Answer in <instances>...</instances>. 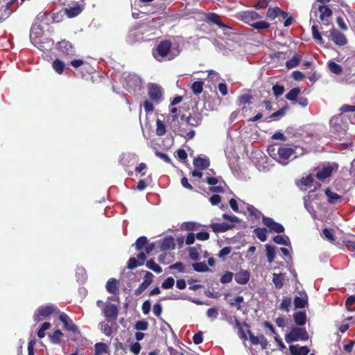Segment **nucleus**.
<instances>
[{"mask_svg":"<svg viewBox=\"0 0 355 355\" xmlns=\"http://www.w3.org/2000/svg\"><path fill=\"white\" fill-rule=\"evenodd\" d=\"M291 306V298L284 297L279 305V309L282 311L288 312Z\"/></svg>","mask_w":355,"mask_h":355,"instance_id":"obj_52","label":"nucleus"},{"mask_svg":"<svg viewBox=\"0 0 355 355\" xmlns=\"http://www.w3.org/2000/svg\"><path fill=\"white\" fill-rule=\"evenodd\" d=\"M59 320L63 323L64 327L69 331L76 332L78 330L77 326L70 319L69 315L64 313H62L59 315Z\"/></svg>","mask_w":355,"mask_h":355,"instance_id":"obj_14","label":"nucleus"},{"mask_svg":"<svg viewBox=\"0 0 355 355\" xmlns=\"http://www.w3.org/2000/svg\"><path fill=\"white\" fill-rule=\"evenodd\" d=\"M100 326H101V331H103V333L105 335H106L107 336H110L112 335V328L109 324L105 323V322H101V323H100Z\"/></svg>","mask_w":355,"mask_h":355,"instance_id":"obj_57","label":"nucleus"},{"mask_svg":"<svg viewBox=\"0 0 355 355\" xmlns=\"http://www.w3.org/2000/svg\"><path fill=\"white\" fill-rule=\"evenodd\" d=\"M53 68L58 74H62L64 72L65 64L63 61L55 59L53 62Z\"/></svg>","mask_w":355,"mask_h":355,"instance_id":"obj_39","label":"nucleus"},{"mask_svg":"<svg viewBox=\"0 0 355 355\" xmlns=\"http://www.w3.org/2000/svg\"><path fill=\"white\" fill-rule=\"evenodd\" d=\"M146 260V256L144 252H141L137 254V259L135 257H130L128 261L127 268L130 270H133L137 266L144 264Z\"/></svg>","mask_w":355,"mask_h":355,"instance_id":"obj_12","label":"nucleus"},{"mask_svg":"<svg viewBox=\"0 0 355 355\" xmlns=\"http://www.w3.org/2000/svg\"><path fill=\"white\" fill-rule=\"evenodd\" d=\"M148 323L145 320H139L136 322L135 328L138 331H145L148 329Z\"/></svg>","mask_w":355,"mask_h":355,"instance_id":"obj_61","label":"nucleus"},{"mask_svg":"<svg viewBox=\"0 0 355 355\" xmlns=\"http://www.w3.org/2000/svg\"><path fill=\"white\" fill-rule=\"evenodd\" d=\"M288 108L289 107H288V105H286L285 106H284L283 107H282L281 109H279L277 112H275L272 113V114H270L266 119V121L270 122V121H273V120H275V121L279 120L280 117H282V116H284L286 114V112L288 110Z\"/></svg>","mask_w":355,"mask_h":355,"instance_id":"obj_26","label":"nucleus"},{"mask_svg":"<svg viewBox=\"0 0 355 355\" xmlns=\"http://www.w3.org/2000/svg\"><path fill=\"white\" fill-rule=\"evenodd\" d=\"M270 26V24L266 21H254L253 24H251V27L256 30H265L268 28Z\"/></svg>","mask_w":355,"mask_h":355,"instance_id":"obj_49","label":"nucleus"},{"mask_svg":"<svg viewBox=\"0 0 355 355\" xmlns=\"http://www.w3.org/2000/svg\"><path fill=\"white\" fill-rule=\"evenodd\" d=\"M181 119H185L187 123L191 126H198L201 123V119L198 116H191V114L189 116L185 117L184 115L181 116Z\"/></svg>","mask_w":355,"mask_h":355,"instance_id":"obj_30","label":"nucleus"},{"mask_svg":"<svg viewBox=\"0 0 355 355\" xmlns=\"http://www.w3.org/2000/svg\"><path fill=\"white\" fill-rule=\"evenodd\" d=\"M293 319L298 326H303L306 322V315L304 311H297L293 314Z\"/></svg>","mask_w":355,"mask_h":355,"instance_id":"obj_28","label":"nucleus"},{"mask_svg":"<svg viewBox=\"0 0 355 355\" xmlns=\"http://www.w3.org/2000/svg\"><path fill=\"white\" fill-rule=\"evenodd\" d=\"M325 195L327 197V202L329 204L334 205L341 202L343 197L336 193L333 192L329 188L324 190Z\"/></svg>","mask_w":355,"mask_h":355,"instance_id":"obj_18","label":"nucleus"},{"mask_svg":"<svg viewBox=\"0 0 355 355\" xmlns=\"http://www.w3.org/2000/svg\"><path fill=\"white\" fill-rule=\"evenodd\" d=\"M300 93L299 87H294L291 89L286 95V98L290 101L297 102V97Z\"/></svg>","mask_w":355,"mask_h":355,"instance_id":"obj_38","label":"nucleus"},{"mask_svg":"<svg viewBox=\"0 0 355 355\" xmlns=\"http://www.w3.org/2000/svg\"><path fill=\"white\" fill-rule=\"evenodd\" d=\"M82 11L79 6H76L69 8H65L64 12L69 17H74L78 15Z\"/></svg>","mask_w":355,"mask_h":355,"instance_id":"obj_35","label":"nucleus"},{"mask_svg":"<svg viewBox=\"0 0 355 355\" xmlns=\"http://www.w3.org/2000/svg\"><path fill=\"white\" fill-rule=\"evenodd\" d=\"M267 17L270 19H275L277 17L281 15L283 18L287 17V12L281 10L278 7L268 8L266 13Z\"/></svg>","mask_w":355,"mask_h":355,"instance_id":"obj_21","label":"nucleus"},{"mask_svg":"<svg viewBox=\"0 0 355 355\" xmlns=\"http://www.w3.org/2000/svg\"><path fill=\"white\" fill-rule=\"evenodd\" d=\"M308 304V300L305 298L295 296L294 298V305L295 309H303Z\"/></svg>","mask_w":355,"mask_h":355,"instance_id":"obj_42","label":"nucleus"},{"mask_svg":"<svg viewBox=\"0 0 355 355\" xmlns=\"http://www.w3.org/2000/svg\"><path fill=\"white\" fill-rule=\"evenodd\" d=\"M248 334L252 344L254 345L260 344L263 349H266L268 348V340L263 334H259L256 336L250 330L248 331Z\"/></svg>","mask_w":355,"mask_h":355,"instance_id":"obj_13","label":"nucleus"},{"mask_svg":"<svg viewBox=\"0 0 355 355\" xmlns=\"http://www.w3.org/2000/svg\"><path fill=\"white\" fill-rule=\"evenodd\" d=\"M284 275L283 273H273L272 282L277 289H280L284 286Z\"/></svg>","mask_w":355,"mask_h":355,"instance_id":"obj_31","label":"nucleus"},{"mask_svg":"<svg viewBox=\"0 0 355 355\" xmlns=\"http://www.w3.org/2000/svg\"><path fill=\"white\" fill-rule=\"evenodd\" d=\"M295 148L290 147H284L278 145L270 146L268 152L270 156L277 159L279 162H284L291 156L295 154Z\"/></svg>","mask_w":355,"mask_h":355,"instance_id":"obj_2","label":"nucleus"},{"mask_svg":"<svg viewBox=\"0 0 355 355\" xmlns=\"http://www.w3.org/2000/svg\"><path fill=\"white\" fill-rule=\"evenodd\" d=\"M347 125L343 122L340 114L333 116L330 120L331 132L334 133L336 138L342 139L346 135Z\"/></svg>","mask_w":355,"mask_h":355,"instance_id":"obj_3","label":"nucleus"},{"mask_svg":"<svg viewBox=\"0 0 355 355\" xmlns=\"http://www.w3.org/2000/svg\"><path fill=\"white\" fill-rule=\"evenodd\" d=\"M311 31H312L313 38L315 40L318 41L319 44H323L324 41L322 40V37L320 33L318 31V27L316 25L312 26Z\"/></svg>","mask_w":355,"mask_h":355,"instance_id":"obj_53","label":"nucleus"},{"mask_svg":"<svg viewBox=\"0 0 355 355\" xmlns=\"http://www.w3.org/2000/svg\"><path fill=\"white\" fill-rule=\"evenodd\" d=\"M174 239L172 236H167L163 239L160 248L162 250H167L175 248Z\"/></svg>","mask_w":355,"mask_h":355,"instance_id":"obj_29","label":"nucleus"},{"mask_svg":"<svg viewBox=\"0 0 355 355\" xmlns=\"http://www.w3.org/2000/svg\"><path fill=\"white\" fill-rule=\"evenodd\" d=\"M156 135L158 136H163L166 134V125L164 123V122L160 120L159 119H157L156 120Z\"/></svg>","mask_w":355,"mask_h":355,"instance_id":"obj_41","label":"nucleus"},{"mask_svg":"<svg viewBox=\"0 0 355 355\" xmlns=\"http://www.w3.org/2000/svg\"><path fill=\"white\" fill-rule=\"evenodd\" d=\"M107 292L113 295L119 294V282L114 278H110L106 284Z\"/></svg>","mask_w":355,"mask_h":355,"instance_id":"obj_23","label":"nucleus"},{"mask_svg":"<svg viewBox=\"0 0 355 355\" xmlns=\"http://www.w3.org/2000/svg\"><path fill=\"white\" fill-rule=\"evenodd\" d=\"M51 14L46 12H40L36 17V20L38 22L46 25H48L51 21Z\"/></svg>","mask_w":355,"mask_h":355,"instance_id":"obj_32","label":"nucleus"},{"mask_svg":"<svg viewBox=\"0 0 355 355\" xmlns=\"http://www.w3.org/2000/svg\"><path fill=\"white\" fill-rule=\"evenodd\" d=\"M218 315V309L216 308H209L207 311V315L211 320H215Z\"/></svg>","mask_w":355,"mask_h":355,"instance_id":"obj_64","label":"nucleus"},{"mask_svg":"<svg viewBox=\"0 0 355 355\" xmlns=\"http://www.w3.org/2000/svg\"><path fill=\"white\" fill-rule=\"evenodd\" d=\"M309 334L304 327H293L290 331L285 334L284 338L287 343H291L298 340H307Z\"/></svg>","mask_w":355,"mask_h":355,"instance_id":"obj_4","label":"nucleus"},{"mask_svg":"<svg viewBox=\"0 0 355 355\" xmlns=\"http://www.w3.org/2000/svg\"><path fill=\"white\" fill-rule=\"evenodd\" d=\"M209 227L212 229V230L214 232L218 233L227 232V230L233 228L234 225L225 223H212L210 224Z\"/></svg>","mask_w":355,"mask_h":355,"instance_id":"obj_20","label":"nucleus"},{"mask_svg":"<svg viewBox=\"0 0 355 355\" xmlns=\"http://www.w3.org/2000/svg\"><path fill=\"white\" fill-rule=\"evenodd\" d=\"M340 115L345 112H355V105H349L347 104L343 105L340 108Z\"/></svg>","mask_w":355,"mask_h":355,"instance_id":"obj_63","label":"nucleus"},{"mask_svg":"<svg viewBox=\"0 0 355 355\" xmlns=\"http://www.w3.org/2000/svg\"><path fill=\"white\" fill-rule=\"evenodd\" d=\"M234 17L250 26L254 21L261 18V16L257 12L250 10L238 12Z\"/></svg>","mask_w":355,"mask_h":355,"instance_id":"obj_5","label":"nucleus"},{"mask_svg":"<svg viewBox=\"0 0 355 355\" xmlns=\"http://www.w3.org/2000/svg\"><path fill=\"white\" fill-rule=\"evenodd\" d=\"M345 306L349 311H355V295H350L345 301Z\"/></svg>","mask_w":355,"mask_h":355,"instance_id":"obj_50","label":"nucleus"},{"mask_svg":"<svg viewBox=\"0 0 355 355\" xmlns=\"http://www.w3.org/2000/svg\"><path fill=\"white\" fill-rule=\"evenodd\" d=\"M247 210L250 214V216L254 220H259L261 213L256 209L253 205H248Z\"/></svg>","mask_w":355,"mask_h":355,"instance_id":"obj_45","label":"nucleus"},{"mask_svg":"<svg viewBox=\"0 0 355 355\" xmlns=\"http://www.w3.org/2000/svg\"><path fill=\"white\" fill-rule=\"evenodd\" d=\"M324 237L329 241L333 242L335 240L334 232L331 229L324 228L322 230Z\"/></svg>","mask_w":355,"mask_h":355,"instance_id":"obj_55","label":"nucleus"},{"mask_svg":"<svg viewBox=\"0 0 355 355\" xmlns=\"http://www.w3.org/2000/svg\"><path fill=\"white\" fill-rule=\"evenodd\" d=\"M272 89L274 95L277 98H278L279 96H282L284 94V91H285L284 87L283 85H277V84L274 85L272 86Z\"/></svg>","mask_w":355,"mask_h":355,"instance_id":"obj_58","label":"nucleus"},{"mask_svg":"<svg viewBox=\"0 0 355 355\" xmlns=\"http://www.w3.org/2000/svg\"><path fill=\"white\" fill-rule=\"evenodd\" d=\"M302 60V56L298 54L294 55L291 59L288 60L286 62V67L290 69H293L297 65H299L300 61Z\"/></svg>","mask_w":355,"mask_h":355,"instance_id":"obj_33","label":"nucleus"},{"mask_svg":"<svg viewBox=\"0 0 355 355\" xmlns=\"http://www.w3.org/2000/svg\"><path fill=\"white\" fill-rule=\"evenodd\" d=\"M146 265L149 269L157 273H160L162 271V268L153 259L148 260Z\"/></svg>","mask_w":355,"mask_h":355,"instance_id":"obj_51","label":"nucleus"},{"mask_svg":"<svg viewBox=\"0 0 355 355\" xmlns=\"http://www.w3.org/2000/svg\"><path fill=\"white\" fill-rule=\"evenodd\" d=\"M273 241L275 243H276L277 244H279V245H288L290 244L289 241H288V237L284 238L282 235H277V236H274Z\"/></svg>","mask_w":355,"mask_h":355,"instance_id":"obj_56","label":"nucleus"},{"mask_svg":"<svg viewBox=\"0 0 355 355\" xmlns=\"http://www.w3.org/2000/svg\"><path fill=\"white\" fill-rule=\"evenodd\" d=\"M59 51L66 56H72L76 54V49L72 44L65 40L58 42Z\"/></svg>","mask_w":355,"mask_h":355,"instance_id":"obj_11","label":"nucleus"},{"mask_svg":"<svg viewBox=\"0 0 355 355\" xmlns=\"http://www.w3.org/2000/svg\"><path fill=\"white\" fill-rule=\"evenodd\" d=\"M103 313L107 319L116 320L118 315V309L114 304H107L103 309Z\"/></svg>","mask_w":355,"mask_h":355,"instance_id":"obj_15","label":"nucleus"},{"mask_svg":"<svg viewBox=\"0 0 355 355\" xmlns=\"http://www.w3.org/2000/svg\"><path fill=\"white\" fill-rule=\"evenodd\" d=\"M147 243H148L147 238L144 236H140L137 239V241L135 243V249L137 250H141L144 248V247H146Z\"/></svg>","mask_w":355,"mask_h":355,"instance_id":"obj_47","label":"nucleus"},{"mask_svg":"<svg viewBox=\"0 0 355 355\" xmlns=\"http://www.w3.org/2000/svg\"><path fill=\"white\" fill-rule=\"evenodd\" d=\"M313 12L315 16L317 15V12H319L320 13V19L324 22L327 21V18L332 15V10L328 6H319L317 10Z\"/></svg>","mask_w":355,"mask_h":355,"instance_id":"obj_16","label":"nucleus"},{"mask_svg":"<svg viewBox=\"0 0 355 355\" xmlns=\"http://www.w3.org/2000/svg\"><path fill=\"white\" fill-rule=\"evenodd\" d=\"M57 310V306L53 304H47L40 306L33 315V319L35 322H39L43 318L51 315Z\"/></svg>","mask_w":355,"mask_h":355,"instance_id":"obj_6","label":"nucleus"},{"mask_svg":"<svg viewBox=\"0 0 355 355\" xmlns=\"http://www.w3.org/2000/svg\"><path fill=\"white\" fill-rule=\"evenodd\" d=\"M243 301H244V297L242 295H238V296L234 297L233 299H231L230 300L229 304L231 306L236 307V309L238 311H240L242 309L240 304L243 302Z\"/></svg>","mask_w":355,"mask_h":355,"instance_id":"obj_36","label":"nucleus"},{"mask_svg":"<svg viewBox=\"0 0 355 355\" xmlns=\"http://www.w3.org/2000/svg\"><path fill=\"white\" fill-rule=\"evenodd\" d=\"M194 167L198 170H204L209 166L210 162L209 159L196 157L193 162Z\"/></svg>","mask_w":355,"mask_h":355,"instance_id":"obj_22","label":"nucleus"},{"mask_svg":"<svg viewBox=\"0 0 355 355\" xmlns=\"http://www.w3.org/2000/svg\"><path fill=\"white\" fill-rule=\"evenodd\" d=\"M313 181V178L311 174H309L306 177H303L300 180V182L297 184V186L300 188L301 190H306L308 187L311 186Z\"/></svg>","mask_w":355,"mask_h":355,"instance_id":"obj_27","label":"nucleus"},{"mask_svg":"<svg viewBox=\"0 0 355 355\" xmlns=\"http://www.w3.org/2000/svg\"><path fill=\"white\" fill-rule=\"evenodd\" d=\"M328 67L330 71L336 75H340L342 73V67L334 61H329L328 62Z\"/></svg>","mask_w":355,"mask_h":355,"instance_id":"obj_37","label":"nucleus"},{"mask_svg":"<svg viewBox=\"0 0 355 355\" xmlns=\"http://www.w3.org/2000/svg\"><path fill=\"white\" fill-rule=\"evenodd\" d=\"M252 99V95H250L249 94H244L239 97L238 105L239 106H241V105H245L246 104H249L251 103Z\"/></svg>","mask_w":355,"mask_h":355,"instance_id":"obj_48","label":"nucleus"},{"mask_svg":"<svg viewBox=\"0 0 355 355\" xmlns=\"http://www.w3.org/2000/svg\"><path fill=\"white\" fill-rule=\"evenodd\" d=\"M149 286L150 284H148L146 281H143L142 283L140 284L138 288L135 291V295L136 296L140 295Z\"/></svg>","mask_w":355,"mask_h":355,"instance_id":"obj_59","label":"nucleus"},{"mask_svg":"<svg viewBox=\"0 0 355 355\" xmlns=\"http://www.w3.org/2000/svg\"><path fill=\"white\" fill-rule=\"evenodd\" d=\"M148 95L155 103H158L162 98V88L155 83H150L148 86Z\"/></svg>","mask_w":355,"mask_h":355,"instance_id":"obj_8","label":"nucleus"},{"mask_svg":"<svg viewBox=\"0 0 355 355\" xmlns=\"http://www.w3.org/2000/svg\"><path fill=\"white\" fill-rule=\"evenodd\" d=\"M12 3V1H11L0 6V21H4L10 15L12 11L10 8Z\"/></svg>","mask_w":355,"mask_h":355,"instance_id":"obj_25","label":"nucleus"},{"mask_svg":"<svg viewBox=\"0 0 355 355\" xmlns=\"http://www.w3.org/2000/svg\"><path fill=\"white\" fill-rule=\"evenodd\" d=\"M64 334L60 329H56L53 334L50 336V340L53 344H59Z\"/></svg>","mask_w":355,"mask_h":355,"instance_id":"obj_43","label":"nucleus"},{"mask_svg":"<svg viewBox=\"0 0 355 355\" xmlns=\"http://www.w3.org/2000/svg\"><path fill=\"white\" fill-rule=\"evenodd\" d=\"M192 266L194 270L199 272H204L210 270L208 266L205 262L194 263Z\"/></svg>","mask_w":355,"mask_h":355,"instance_id":"obj_44","label":"nucleus"},{"mask_svg":"<svg viewBox=\"0 0 355 355\" xmlns=\"http://www.w3.org/2000/svg\"><path fill=\"white\" fill-rule=\"evenodd\" d=\"M250 277V274L249 271L246 270H241L239 272H236L234 276V279L236 283L239 284H246Z\"/></svg>","mask_w":355,"mask_h":355,"instance_id":"obj_17","label":"nucleus"},{"mask_svg":"<svg viewBox=\"0 0 355 355\" xmlns=\"http://www.w3.org/2000/svg\"><path fill=\"white\" fill-rule=\"evenodd\" d=\"M267 259L269 263H272L275 257V249L270 245H266Z\"/></svg>","mask_w":355,"mask_h":355,"instance_id":"obj_46","label":"nucleus"},{"mask_svg":"<svg viewBox=\"0 0 355 355\" xmlns=\"http://www.w3.org/2000/svg\"><path fill=\"white\" fill-rule=\"evenodd\" d=\"M204 82L199 80L195 81L191 86V89L195 95H198L203 90Z\"/></svg>","mask_w":355,"mask_h":355,"instance_id":"obj_34","label":"nucleus"},{"mask_svg":"<svg viewBox=\"0 0 355 355\" xmlns=\"http://www.w3.org/2000/svg\"><path fill=\"white\" fill-rule=\"evenodd\" d=\"M338 164L336 163L329 164L323 166L320 168L316 173L315 177L321 181L324 180L325 179L331 176L334 171H336L338 169Z\"/></svg>","mask_w":355,"mask_h":355,"instance_id":"obj_7","label":"nucleus"},{"mask_svg":"<svg viewBox=\"0 0 355 355\" xmlns=\"http://www.w3.org/2000/svg\"><path fill=\"white\" fill-rule=\"evenodd\" d=\"M233 273L232 272L227 271L220 278V282L223 284H228L232 281Z\"/></svg>","mask_w":355,"mask_h":355,"instance_id":"obj_60","label":"nucleus"},{"mask_svg":"<svg viewBox=\"0 0 355 355\" xmlns=\"http://www.w3.org/2000/svg\"><path fill=\"white\" fill-rule=\"evenodd\" d=\"M330 37L332 41L338 46H344L347 43L345 35L336 30L334 27L329 31Z\"/></svg>","mask_w":355,"mask_h":355,"instance_id":"obj_10","label":"nucleus"},{"mask_svg":"<svg viewBox=\"0 0 355 355\" xmlns=\"http://www.w3.org/2000/svg\"><path fill=\"white\" fill-rule=\"evenodd\" d=\"M172 43L168 40L161 41L153 50V55L157 61H162L167 56L168 60L173 59L177 54L171 53Z\"/></svg>","mask_w":355,"mask_h":355,"instance_id":"obj_1","label":"nucleus"},{"mask_svg":"<svg viewBox=\"0 0 355 355\" xmlns=\"http://www.w3.org/2000/svg\"><path fill=\"white\" fill-rule=\"evenodd\" d=\"M207 21L216 24L220 28H230V27L228 26L225 25L220 21V17L216 13L210 12V13L207 14Z\"/></svg>","mask_w":355,"mask_h":355,"instance_id":"obj_24","label":"nucleus"},{"mask_svg":"<svg viewBox=\"0 0 355 355\" xmlns=\"http://www.w3.org/2000/svg\"><path fill=\"white\" fill-rule=\"evenodd\" d=\"M262 222L264 225L270 229V231H273L277 233H282L284 232V227L283 225L275 222L271 218L263 216Z\"/></svg>","mask_w":355,"mask_h":355,"instance_id":"obj_9","label":"nucleus"},{"mask_svg":"<svg viewBox=\"0 0 355 355\" xmlns=\"http://www.w3.org/2000/svg\"><path fill=\"white\" fill-rule=\"evenodd\" d=\"M107 352V345L103 343H98L95 345V355H101Z\"/></svg>","mask_w":355,"mask_h":355,"instance_id":"obj_54","label":"nucleus"},{"mask_svg":"<svg viewBox=\"0 0 355 355\" xmlns=\"http://www.w3.org/2000/svg\"><path fill=\"white\" fill-rule=\"evenodd\" d=\"M291 355H307L310 349L307 346H300L299 345H291L289 346Z\"/></svg>","mask_w":355,"mask_h":355,"instance_id":"obj_19","label":"nucleus"},{"mask_svg":"<svg viewBox=\"0 0 355 355\" xmlns=\"http://www.w3.org/2000/svg\"><path fill=\"white\" fill-rule=\"evenodd\" d=\"M254 233L257 237L262 242H264L267 239V230L264 227H257L254 230Z\"/></svg>","mask_w":355,"mask_h":355,"instance_id":"obj_40","label":"nucleus"},{"mask_svg":"<svg viewBox=\"0 0 355 355\" xmlns=\"http://www.w3.org/2000/svg\"><path fill=\"white\" fill-rule=\"evenodd\" d=\"M174 279L171 277L166 278L162 284V287L164 289L171 288L174 285Z\"/></svg>","mask_w":355,"mask_h":355,"instance_id":"obj_62","label":"nucleus"}]
</instances>
